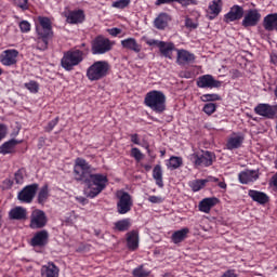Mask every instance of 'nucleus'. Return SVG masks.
Wrapping results in <instances>:
<instances>
[{"instance_id":"45","label":"nucleus","mask_w":277,"mask_h":277,"mask_svg":"<svg viewBox=\"0 0 277 277\" xmlns=\"http://www.w3.org/2000/svg\"><path fill=\"white\" fill-rule=\"evenodd\" d=\"M13 4L23 11L29 10L28 0H13Z\"/></svg>"},{"instance_id":"46","label":"nucleus","mask_w":277,"mask_h":277,"mask_svg":"<svg viewBox=\"0 0 277 277\" xmlns=\"http://www.w3.org/2000/svg\"><path fill=\"white\" fill-rule=\"evenodd\" d=\"M207 115H212L216 110V105L213 103H208L202 109Z\"/></svg>"},{"instance_id":"18","label":"nucleus","mask_w":277,"mask_h":277,"mask_svg":"<svg viewBox=\"0 0 277 277\" xmlns=\"http://www.w3.org/2000/svg\"><path fill=\"white\" fill-rule=\"evenodd\" d=\"M238 179L241 184L253 183L259 179V171L258 170H245L239 173Z\"/></svg>"},{"instance_id":"26","label":"nucleus","mask_w":277,"mask_h":277,"mask_svg":"<svg viewBox=\"0 0 277 277\" xmlns=\"http://www.w3.org/2000/svg\"><path fill=\"white\" fill-rule=\"evenodd\" d=\"M263 27L266 31H277V13H269L266 15L263 22Z\"/></svg>"},{"instance_id":"34","label":"nucleus","mask_w":277,"mask_h":277,"mask_svg":"<svg viewBox=\"0 0 277 277\" xmlns=\"http://www.w3.org/2000/svg\"><path fill=\"white\" fill-rule=\"evenodd\" d=\"M114 229L118 232H127L129 228H131V219H123L120 221H117L115 224Z\"/></svg>"},{"instance_id":"28","label":"nucleus","mask_w":277,"mask_h":277,"mask_svg":"<svg viewBox=\"0 0 277 277\" xmlns=\"http://www.w3.org/2000/svg\"><path fill=\"white\" fill-rule=\"evenodd\" d=\"M121 47L126 50H130L134 53L142 52V47L137 43L134 38H128L121 41Z\"/></svg>"},{"instance_id":"44","label":"nucleus","mask_w":277,"mask_h":277,"mask_svg":"<svg viewBox=\"0 0 277 277\" xmlns=\"http://www.w3.org/2000/svg\"><path fill=\"white\" fill-rule=\"evenodd\" d=\"M131 156H132L137 162H140V161H142V159H144V154H142V151H141L138 148H136V147H134V148L131 149Z\"/></svg>"},{"instance_id":"25","label":"nucleus","mask_w":277,"mask_h":277,"mask_svg":"<svg viewBox=\"0 0 277 277\" xmlns=\"http://www.w3.org/2000/svg\"><path fill=\"white\" fill-rule=\"evenodd\" d=\"M171 18L168 13H159V15L154 21V27L158 30H163L168 27V24L170 23Z\"/></svg>"},{"instance_id":"13","label":"nucleus","mask_w":277,"mask_h":277,"mask_svg":"<svg viewBox=\"0 0 277 277\" xmlns=\"http://www.w3.org/2000/svg\"><path fill=\"white\" fill-rule=\"evenodd\" d=\"M260 21H261L260 11H258V9H249L241 24L245 28L254 27L259 24Z\"/></svg>"},{"instance_id":"19","label":"nucleus","mask_w":277,"mask_h":277,"mask_svg":"<svg viewBox=\"0 0 277 277\" xmlns=\"http://www.w3.org/2000/svg\"><path fill=\"white\" fill-rule=\"evenodd\" d=\"M127 246L131 251H135L140 248V233H137V230L127 233Z\"/></svg>"},{"instance_id":"31","label":"nucleus","mask_w":277,"mask_h":277,"mask_svg":"<svg viewBox=\"0 0 277 277\" xmlns=\"http://www.w3.org/2000/svg\"><path fill=\"white\" fill-rule=\"evenodd\" d=\"M219 202V199L215 197L205 198L199 202V210L205 213H209L210 210Z\"/></svg>"},{"instance_id":"10","label":"nucleus","mask_w":277,"mask_h":277,"mask_svg":"<svg viewBox=\"0 0 277 277\" xmlns=\"http://www.w3.org/2000/svg\"><path fill=\"white\" fill-rule=\"evenodd\" d=\"M63 16L66 18L67 24L70 25H79L85 22L87 15L83 9H76L71 11L70 9H66L63 12Z\"/></svg>"},{"instance_id":"36","label":"nucleus","mask_w":277,"mask_h":277,"mask_svg":"<svg viewBox=\"0 0 277 277\" xmlns=\"http://www.w3.org/2000/svg\"><path fill=\"white\" fill-rule=\"evenodd\" d=\"M242 143H243L242 136H234L228 140L226 147L229 150L237 149L241 146Z\"/></svg>"},{"instance_id":"55","label":"nucleus","mask_w":277,"mask_h":277,"mask_svg":"<svg viewBox=\"0 0 277 277\" xmlns=\"http://www.w3.org/2000/svg\"><path fill=\"white\" fill-rule=\"evenodd\" d=\"M222 277H237L236 273L234 269H229V271H226Z\"/></svg>"},{"instance_id":"58","label":"nucleus","mask_w":277,"mask_h":277,"mask_svg":"<svg viewBox=\"0 0 277 277\" xmlns=\"http://www.w3.org/2000/svg\"><path fill=\"white\" fill-rule=\"evenodd\" d=\"M272 184H273V186L277 189V172H276V174L272 177Z\"/></svg>"},{"instance_id":"40","label":"nucleus","mask_w":277,"mask_h":277,"mask_svg":"<svg viewBox=\"0 0 277 277\" xmlns=\"http://www.w3.org/2000/svg\"><path fill=\"white\" fill-rule=\"evenodd\" d=\"M199 26L198 19H192L189 17H186L185 19V27L189 30H195Z\"/></svg>"},{"instance_id":"21","label":"nucleus","mask_w":277,"mask_h":277,"mask_svg":"<svg viewBox=\"0 0 277 277\" xmlns=\"http://www.w3.org/2000/svg\"><path fill=\"white\" fill-rule=\"evenodd\" d=\"M222 11V0H212L208 6L207 17L213 21Z\"/></svg>"},{"instance_id":"50","label":"nucleus","mask_w":277,"mask_h":277,"mask_svg":"<svg viewBox=\"0 0 277 277\" xmlns=\"http://www.w3.org/2000/svg\"><path fill=\"white\" fill-rule=\"evenodd\" d=\"M177 3L181 4L183 8H186L188 5H197L198 0H177Z\"/></svg>"},{"instance_id":"29","label":"nucleus","mask_w":277,"mask_h":277,"mask_svg":"<svg viewBox=\"0 0 277 277\" xmlns=\"http://www.w3.org/2000/svg\"><path fill=\"white\" fill-rule=\"evenodd\" d=\"M160 54L164 56L168 60H173V52H176L177 49L175 45L171 42H163L162 45L159 49Z\"/></svg>"},{"instance_id":"33","label":"nucleus","mask_w":277,"mask_h":277,"mask_svg":"<svg viewBox=\"0 0 277 277\" xmlns=\"http://www.w3.org/2000/svg\"><path fill=\"white\" fill-rule=\"evenodd\" d=\"M153 177L156 181V184L163 188V170L161 169L160 164L155 166L153 170Z\"/></svg>"},{"instance_id":"23","label":"nucleus","mask_w":277,"mask_h":277,"mask_svg":"<svg viewBox=\"0 0 277 277\" xmlns=\"http://www.w3.org/2000/svg\"><path fill=\"white\" fill-rule=\"evenodd\" d=\"M27 209L23 207H15L10 210L9 212V219L10 220H16V221H24L27 220Z\"/></svg>"},{"instance_id":"37","label":"nucleus","mask_w":277,"mask_h":277,"mask_svg":"<svg viewBox=\"0 0 277 277\" xmlns=\"http://www.w3.org/2000/svg\"><path fill=\"white\" fill-rule=\"evenodd\" d=\"M209 180H194L189 182V187L192 188L193 192H199L202 189L206 184L208 183Z\"/></svg>"},{"instance_id":"43","label":"nucleus","mask_w":277,"mask_h":277,"mask_svg":"<svg viewBox=\"0 0 277 277\" xmlns=\"http://www.w3.org/2000/svg\"><path fill=\"white\" fill-rule=\"evenodd\" d=\"M131 3V0H117L116 2H113V8L122 10L129 6Z\"/></svg>"},{"instance_id":"1","label":"nucleus","mask_w":277,"mask_h":277,"mask_svg":"<svg viewBox=\"0 0 277 277\" xmlns=\"http://www.w3.org/2000/svg\"><path fill=\"white\" fill-rule=\"evenodd\" d=\"M36 49L44 52L49 49L50 41L54 38L52 21L40 15L36 25Z\"/></svg>"},{"instance_id":"30","label":"nucleus","mask_w":277,"mask_h":277,"mask_svg":"<svg viewBox=\"0 0 277 277\" xmlns=\"http://www.w3.org/2000/svg\"><path fill=\"white\" fill-rule=\"evenodd\" d=\"M21 143H22V141H17V140H10V141L3 143L0 146V154L8 155V154L15 153L16 146Z\"/></svg>"},{"instance_id":"42","label":"nucleus","mask_w":277,"mask_h":277,"mask_svg":"<svg viewBox=\"0 0 277 277\" xmlns=\"http://www.w3.org/2000/svg\"><path fill=\"white\" fill-rule=\"evenodd\" d=\"M14 181L16 184H24L25 181V171L24 169H19L14 174Z\"/></svg>"},{"instance_id":"4","label":"nucleus","mask_w":277,"mask_h":277,"mask_svg":"<svg viewBox=\"0 0 277 277\" xmlns=\"http://www.w3.org/2000/svg\"><path fill=\"white\" fill-rule=\"evenodd\" d=\"M96 169L92 168V166L82 158H77L74 166V177L78 182L87 183L93 172Z\"/></svg>"},{"instance_id":"56","label":"nucleus","mask_w":277,"mask_h":277,"mask_svg":"<svg viewBox=\"0 0 277 277\" xmlns=\"http://www.w3.org/2000/svg\"><path fill=\"white\" fill-rule=\"evenodd\" d=\"M109 35L113 37H117L118 35H120L122 32V30L118 29V28H113L110 30H108Z\"/></svg>"},{"instance_id":"35","label":"nucleus","mask_w":277,"mask_h":277,"mask_svg":"<svg viewBox=\"0 0 277 277\" xmlns=\"http://www.w3.org/2000/svg\"><path fill=\"white\" fill-rule=\"evenodd\" d=\"M49 197H50L49 186L44 185L43 187L40 188L38 193L37 201L40 205H44L48 201Z\"/></svg>"},{"instance_id":"61","label":"nucleus","mask_w":277,"mask_h":277,"mask_svg":"<svg viewBox=\"0 0 277 277\" xmlns=\"http://www.w3.org/2000/svg\"><path fill=\"white\" fill-rule=\"evenodd\" d=\"M79 202H81L82 205H87L88 203V199L84 197H79L77 198Z\"/></svg>"},{"instance_id":"54","label":"nucleus","mask_w":277,"mask_h":277,"mask_svg":"<svg viewBox=\"0 0 277 277\" xmlns=\"http://www.w3.org/2000/svg\"><path fill=\"white\" fill-rule=\"evenodd\" d=\"M176 2L179 3V0H156L155 5H163V4H170Z\"/></svg>"},{"instance_id":"5","label":"nucleus","mask_w":277,"mask_h":277,"mask_svg":"<svg viewBox=\"0 0 277 277\" xmlns=\"http://www.w3.org/2000/svg\"><path fill=\"white\" fill-rule=\"evenodd\" d=\"M109 63L105 61L95 62L87 69V78L90 81H98L109 74Z\"/></svg>"},{"instance_id":"51","label":"nucleus","mask_w":277,"mask_h":277,"mask_svg":"<svg viewBox=\"0 0 277 277\" xmlns=\"http://www.w3.org/2000/svg\"><path fill=\"white\" fill-rule=\"evenodd\" d=\"M146 44L149 47H157L160 50V48L163 45V41L151 39V40H148Z\"/></svg>"},{"instance_id":"2","label":"nucleus","mask_w":277,"mask_h":277,"mask_svg":"<svg viewBox=\"0 0 277 277\" xmlns=\"http://www.w3.org/2000/svg\"><path fill=\"white\" fill-rule=\"evenodd\" d=\"M109 180L107 174L92 173L89 180H87V187L84 188V195L88 198H96L103 190L107 188Z\"/></svg>"},{"instance_id":"57","label":"nucleus","mask_w":277,"mask_h":277,"mask_svg":"<svg viewBox=\"0 0 277 277\" xmlns=\"http://www.w3.org/2000/svg\"><path fill=\"white\" fill-rule=\"evenodd\" d=\"M130 137H131V142H132L133 144L140 145V135H137V134H132V135H130Z\"/></svg>"},{"instance_id":"48","label":"nucleus","mask_w":277,"mask_h":277,"mask_svg":"<svg viewBox=\"0 0 277 277\" xmlns=\"http://www.w3.org/2000/svg\"><path fill=\"white\" fill-rule=\"evenodd\" d=\"M19 29L22 32L27 34L31 30V25L29 22L23 21L19 23Z\"/></svg>"},{"instance_id":"15","label":"nucleus","mask_w":277,"mask_h":277,"mask_svg":"<svg viewBox=\"0 0 277 277\" xmlns=\"http://www.w3.org/2000/svg\"><path fill=\"white\" fill-rule=\"evenodd\" d=\"M19 52L17 50H6L0 55V63L3 66H14L17 64Z\"/></svg>"},{"instance_id":"60","label":"nucleus","mask_w":277,"mask_h":277,"mask_svg":"<svg viewBox=\"0 0 277 277\" xmlns=\"http://www.w3.org/2000/svg\"><path fill=\"white\" fill-rule=\"evenodd\" d=\"M275 117H277V105L273 106V111H272V119H274Z\"/></svg>"},{"instance_id":"39","label":"nucleus","mask_w":277,"mask_h":277,"mask_svg":"<svg viewBox=\"0 0 277 277\" xmlns=\"http://www.w3.org/2000/svg\"><path fill=\"white\" fill-rule=\"evenodd\" d=\"M24 87L32 94H37L40 90V84L36 81H29L25 83Z\"/></svg>"},{"instance_id":"7","label":"nucleus","mask_w":277,"mask_h":277,"mask_svg":"<svg viewBox=\"0 0 277 277\" xmlns=\"http://www.w3.org/2000/svg\"><path fill=\"white\" fill-rule=\"evenodd\" d=\"M116 197L117 201V212L119 214H127L133 208V197L130 196L129 193L124 190H117Z\"/></svg>"},{"instance_id":"17","label":"nucleus","mask_w":277,"mask_h":277,"mask_svg":"<svg viewBox=\"0 0 277 277\" xmlns=\"http://www.w3.org/2000/svg\"><path fill=\"white\" fill-rule=\"evenodd\" d=\"M60 267L56 266L53 262H48L41 266L40 274L41 277H60Z\"/></svg>"},{"instance_id":"63","label":"nucleus","mask_w":277,"mask_h":277,"mask_svg":"<svg viewBox=\"0 0 277 277\" xmlns=\"http://www.w3.org/2000/svg\"><path fill=\"white\" fill-rule=\"evenodd\" d=\"M143 168L148 172L153 169V166L150 164H144Z\"/></svg>"},{"instance_id":"64","label":"nucleus","mask_w":277,"mask_h":277,"mask_svg":"<svg viewBox=\"0 0 277 277\" xmlns=\"http://www.w3.org/2000/svg\"><path fill=\"white\" fill-rule=\"evenodd\" d=\"M206 181H208V182H217L219 180L216 177L210 176V177L206 179Z\"/></svg>"},{"instance_id":"62","label":"nucleus","mask_w":277,"mask_h":277,"mask_svg":"<svg viewBox=\"0 0 277 277\" xmlns=\"http://www.w3.org/2000/svg\"><path fill=\"white\" fill-rule=\"evenodd\" d=\"M219 187L222 188V189H226L227 185L225 182H220L219 184Z\"/></svg>"},{"instance_id":"53","label":"nucleus","mask_w":277,"mask_h":277,"mask_svg":"<svg viewBox=\"0 0 277 277\" xmlns=\"http://www.w3.org/2000/svg\"><path fill=\"white\" fill-rule=\"evenodd\" d=\"M8 135V128L4 124H0V142Z\"/></svg>"},{"instance_id":"14","label":"nucleus","mask_w":277,"mask_h":277,"mask_svg":"<svg viewBox=\"0 0 277 277\" xmlns=\"http://www.w3.org/2000/svg\"><path fill=\"white\" fill-rule=\"evenodd\" d=\"M222 85L221 81L215 80L211 75H205L198 78L197 87L200 89H215Z\"/></svg>"},{"instance_id":"9","label":"nucleus","mask_w":277,"mask_h":277,"mask_svg":"<svg viewBox=\"0 0 277 277\" xmlns=\"http://www.w3.org/2000/svg\"><path fill=\"white\" fill-rule=\"evenodd\" d=\"M49 220L43 210L35 209L30 214L29 227L32 229H41L47 226Z\"/></svg>"},{"instance_id":"12","label":"nucleus","mask_w":277,"mask_h":277,"mask_svg":"<svg viewBox=\"0 0 277 277\" xmlns=\"http://www.w3.org/2000/svg\"><path fill=\"white\" fill-rule=\"evenodd\" d=\"M39 189V184H30L24 187L17 195V199L24 203H31Z\"/></svg>"},{"instance_id":"22","label":"nucleus","mask_w":277,"mask_h":277,"mask_svg":"<svg viewBox=\"0 0 277 277\" xmlns=\"http://www.w3.org/2000/svg\"><path fill=\"white\" fill-rule=\"evenodd\" d=\"M195 61V55L185 50H176V63L179 65H187Z\"/></svg>"},{"instance_id":"11","label":"nucleus","mask_w":277,"mask_h":277,"mask_svg":"<svg viewBox=\"0 0 277 277\" xmlns=\"http://www.w3.org/2000/svg\"><path fill=\"white\" fill-rule=\"evenodd\" d=\"M111 51V41L103 36L97 37L92 42V54L101 55Z\"/></svg>"},{"instance_id":"41","label":"nucleus","mask_w":277,"mask_h":277,"mask_svg":"<svg viewBox=\"0 0 277 277\" xmlns=\"http://www.w3.org/2000/svg\"><path fill=\"white\" fill-rule=\"evenodd\" d=\"M133 275L135 277H148L150 275V272L144 269V266H138L133 269Z\"/></svg>"},{"instance_id":"3","label":"nucleus","mask_w":277,"mask_h":277,"mask_svg":"<svg viewBox=\"0 0 277 277\" xmlns=\"http://www.w3.org/2000/svg\"><path fill=\"white\" fill-rule=\"evenodd\" d=\"M166 94L161 91L153 90L145 95L144 103L156 114H163L166 110Z\"/></svg>"},{"instance_id":"16","label":"nucleus","mask_w":277,"mask_h":277,"mask_svg":"<svg viewBox=\"0 0 277 277\" xmlns=\"http://www.w3.org/2000/svg\"><path fill=\"white\" fill-rule=\"evenodd\" d=\"M242 16H243L242 6H239V4H234V6H230L228 13L224 15V22L226 24H229V23L241 19Z\"/></svg>"},{"instance_id":"20","label":"nucleus","mask_w":277,"mask_h":277,"mask_svg":"<svg viewBox=\"0 0 277 277\" xmlns=\"http://www.w3.org/2000/svg\"><path fill=\"white\" fill-rule=\"evenodd\" d=\"M49 242V232L48 230H41L35 234V236L31 238L30 243L34 247H43L48 245Z\"/></svg>"},{"instance_id":"59","label":"nucleus","mask_w":277,"mask_h":277,"mask_svg":"<svg viewBox=\"0 0 277 277\" xmlns=\"http://www.w3.org/2000/svg\"><path fill=\"white\" fill-rule=\"evenodd\" d=\"M271 62H272L275 66H277V55H276V54L271 55Z\"/></svg>"},{"instance_id":"38","label":"nucleus","mask_w":277,"mask_h":277,"mask_svg":"<svg viewBox=\"0 0 277 277\" xmlns=\"http://www.w3.org/2000/svg\"><path fill=\"white\" fill-rule=\"evenodd\" d=\"M182 164H183V160L181 157H171L169 159L167 167L171 170H175L180 168Z\"/></svg>"},{"instance_id":"27","label":"nucleus","mask_w":277,"mask_h":277,"mask_svg":"<svg viewBox=\"0 0 277 277\" xmlns=\"http://www.w3.org/2000/svg\"><path fill=\"white\" fill-rule=\"evenodd\" d=\"M248 196L255 202L260 205H265L269 201V197L262 192L250 189Z\"/></svg>"},{"instance_id":"32","label":"nucleus","mask_w":277,"mask_h":277,"mask_svg":"<svg viewBox=\"0 0 277 277\" xmlns=\"http://www.w3.org/2000/svg\"><path fill=\"white\" fill-rule=\"evenodd\" d=\"M188 234H189V229L187 227H184L180 230H175L171 236V240L175 245L181 243L187 238Z\"/></svg>"},{"instance_id":"52","label":"nucleus","mask_w":277,"mask_h":277,"mask_svg":"<svg viewBox=\"0 0 277 277\" xmlns=\"http://www.w3.org/2000/svg\"><path fill=\"white\" fill-rule=\"evenodd\" d=\"M148 201L151 203H161L163 202V198L161 196H149Z\"/></svg>"},{"instance_id":"24","label":"nucleus","mask_w":277,"mask_h":277,"mask_svg":"<svg viewBox=\"0 0 277 277\" xmlns=\"http://www.w3.org/2000/svg\"><path fill=\"white\" fill-rule=\"evenodd\" d=\"M254 113L266 119H273V106L269 104H259L254 108Z\"/></svg>"},{"instance_id":"8","label":"nucleus","mask_w":277,"mask_h":277,"mask_svg":"<svg viewBox=\"0 0 277 277\" xmlns=\"http://www.w3.org/2000/svg\"><path fill=\"white\" fill-rule=\"evenodd\" d=\"M188 159L198 167H210L215 159L214 155L210 151H202L201 154L194 153L188 156Z\"/></svg>"},{"instance_id":"49","label":"nucleus","mask_w":277,"mask_h":277,"mask_svg":"<svg viewBox=\"0 0 277 277\" xmlns=\"http://www.w3.org/2000/svg\"><path fill=\"white\" fill-rule=\"evenodd\" d=\"M221 97L217 94H205L202 96L203 102H214V101H220Z\"/></svg>"},{"instance_id":"47","label":"nucleus","mask_w":277,"mask_h":277,"mask_svg":"<svg viewBox=\"0 0 277 277\" xmlns=\"http://www.w3.org/2000/svg\"><path fill=\"white\" fill-rule=\"evenodd\" d=\"M58 122H60V118L56 117L55 119H53L52 121H50L48 123V126L44 128V130L47 132H52L55 129V127L58 124Z\"/></svg>"},{"instance_id":"6","label":"nucleus","mask_w":277,"mask_h":277,"mask_svg":"<svg viewBox=\"0 0 277 277\" xmlns=\"http://www.w3.org/2000/svg\"><path fill=\"white\" fill-rule=\"evenodd\" d=\"M83 62V52L80 50L69 51L64 54L61 64L65 70L71 71L75 66Z\"/></svg>"}]
</instances>
